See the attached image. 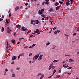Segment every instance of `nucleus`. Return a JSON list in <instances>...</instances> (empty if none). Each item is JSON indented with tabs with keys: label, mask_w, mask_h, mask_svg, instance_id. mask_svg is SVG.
Masks as SVG:
<instances>
[{
	"label": "nucleus",
	"mask_w": 79,
	"mask_h": 79,
	"mask_svg": "<svg viewBox=\"0 0 79 79\" xmlns=\"http://www.w3.org/2000/svg\"><path fill=\"white\" fill-rule=\"evenodd\" d=\"M42 20H43L44 21V20H45V19H44V18H42Z\"/></svg>",
	"instance_id": "338daca9"
},
{
	"label": "nucleus",
	"mask_w": 79,
	"mask_h": 79,
	"mask_svg": "<svg viewBox=\"0 0 79 79\" xmlns=\"http://www.w3.org/2000/svg\"><path fill=\"white\" fill-rule=\"evenodd\" d=\"M14 63H15V62H14V61H13V62H12L11 63V64H14Z\"/></svg>",
	"instance_id": "680f3d73"
},
{
	"label": "nucleus",
	"mask_w": 79,
	"mask_h": 79,
	"mask_svg": "<svg viewBox=\"0 0 79 79\" xmlns=\"http://www.w3.org/2000/svg\"><path fill=\"white\" fill-rule=\"evenodd\" d=\"M8 43H7V47H6V49H8Z\"/></svg>",
	"instance_id": "a878e982"
},
{
	"label": "nucleus",
	"mask_w": 79,
	"mask_h": 79,
	"mask_svg": "<svg viewBox=\"0 0 79 79\" xmlns=\"http://www.w3.org/2000/svg\"><path fill=\"white\" fill-rule=\"evenodd\" d=\"M69 62H74V60L71 59H69Z\"/></svg>",
	"instance_id": "0eeeda50"
},
{
	"label": "nucleus",
	"mask_w": 79,
	"mask_h": 79,
	"mask_svg": "<svg viewBox=\"0 0 79 79\" xmlns=\"http://www.w3.org/2000/svg\"><path fill=\"white\" fill-rule=\"evenodd\" d=\"M65 66H66V65H64L63 66V67L64 68H65Z\"/></svg>",
	"instance_id": "052dcab7"
},
{
	"label": "nucleus",
	"mask_w": 79,
	"mask_h": 79,
	"mask_svg": "<svg viewBox=\"0 0 79 79\" xmlns=\"http://www.w3.org/2000/svg\"><path fill=\"white\" fill-rule=\"evenodd\" d=\"M44 76H44V74L42 75L41 76V78L42 79L43 78V77H44Z\"/></svg>",
	"instance_id": "5701e85b"
},
{
	"label": "nucleus",
	"mask_w": 79,
	"mask_h": 79,
	"mask_svg": "<svg viewBox=\"0 0 79 79\" xmlns=\"http://www.w3.org/2000/svg\"><path fill=\"white\" fill-rule=\"evenodd\" d=\"M43 12L41 10H39L38 12V13L40 15L42 14Z\"/></svg>",
	"instance_id": "39448f33"
},
{
	"label": "nucleus",
	"mask_w": 79,
	"mask_h": 79,
	"mask_svg": "<svg viewBox=\"0 0 79 79\" xmlns=\"http://www.w3.org/2000/svg\"><path fill=\"white\" fill-rule=\"evenodd\" d=\"M68 74L69 75H71V73H68Z\"/></svg>",
	"instance_id": "09e8293b"
},
{
	"label": "nucleus",
	"mask_w": 79,
	"mask_h": 79,
	"mask_svg": "<svg viewBox=\"0 0 79 79\" xmlns=\"http://www.w3.org/2000/svg\"><path fill=\"white\" fill-rule=\"evenodd\" d=\"M20 56H24V53H22L20 54Z\"/></svg>",
	"instance_id": "7c9ffc66"
},
{
	"label": "nucleus",
	"mask_w": 79,
	"mask_h": 79,
	"mask_svg": "<svg viewBox=\"0 0 79 79\" xmlns=\"http://www.w3.org/2000/svg\"><path fill=\"white\" fill-rule=\"evenodd\" d=\"M59 5V3L58 2H56L55 4V6H57V5Z\"/></svg>",
	"instance_id": "6ab92c4d"
},
{
	"label": "nucleus",
	"mask_w": 79,
	"mask_h": 79,
	"mask_svg": "<svg viewBox=\"0 0 79 79\" xmlns=\"http://www.w3.org/2000/svg\"><path fill=\"white\" fill-rule=\"evenodd\" d=\"M41 16H42V17H43V18H45L46 17H45V15L44 14H42L41 15Z\"/></svg>",
	"instance_id": "2eb2a0df"
},
{
	"label": "nucleus",
	"mask_w": 79,
	"mask_h": 79,
	"mask_svg": "<svg viewBox=\"0 0 79 79\" xmlns=\"http://www.w3.org/2000/svg\"><path fill=\"white\" fill-rule=\"evenodd\" d=\"M35 22L36 24H40V22H39V20H35Z\"/></svg>",
	"instance_id": "6e6552de"
},
{
	"label": "nucleus",
	"mask_w": 79,
	"mask_h": 79,
	"mask_svg": "<svg viewBox=\"0 0 79 79\" xmlns=\"http://www.w3.org/2000/svg\"><path fill=\"white\" fill-rule=\"evenodd\" d=\"M67 2H68V3H70L71 2V1H69V0H68L67 1Z\"/></svg>",
	"instance_id": "a19ab883"
},
{
	"label": "nucleus",
	"mask_w": 79,
	"mask_h": 79,
	"mask_svg": "<svg viewBox=\"0 0 79 79\" xmlns=\"http://www.w3.org/2000/svg\"><path fill=\"white\" fill-rule=\"evenodd\" d=\"M61 73V70L60 69V70H59L58 73L60 74V73Z\"/></svg>",
	"instance_id": "c9c22d12"
},
{
	"label": "nucleus",
	"mask_w": 79,
	"mask_h": 79,
	"mask_svg": "<svg viewBox=\"0 0 79 79\" xmlns=\"http://www.w3.org/2000/svg\"><path fill=\"white\" fill-rule=\"evenodd\" d=\"M31 21L32 22H35V21L33 20H31Z\"/></svg>",
	"instance_id": "0e129e2a"
},
{
	"label": "nucleus",
	"mask_w": 79,
	"mask_h": 79,
	"mask_svg": "<svg viewBox=\"0 0 79 79\" xmlns=\"http://www.w3.org/2000/svg\"><path fill=\"white\" fill-rule=\"evenodd\" d=\"M59 3H60V4H63V2L60 1H59Z\"/></svg>",
	"instance_id": "473e14b6"
},
{
	"label": "nucleus",
	"mask_w": 79,
	"mask_h": 79,
	"mask_svg": "<svg viewBox=\"0 0 79 79\" xmlns=\"http://www.w3.org/2000/svg\"><path fill=\"white\" fill-rule=\"evenodd\" d=\"M36 45V44H34L32 45V47H34V46H35Z\"/></svg>",
	"instance_id": "72a5a7b5"
},
{
	"label": "nucleus",
	"mask_w": 79,
	"mask_h": 79,
	"mask_svg": "<svg viewBox=\"0 0 79 79\" xmlns=\"http://www.w3.org/2000/svg\"><path fill=\"white\" fill-rule=\"evenodd\" d=\"M16 69L17 70H19V69H20V68H19V67H17L16 68Z\"/></svg>",
	"instance_id": "2f4dec72"
},
{
	"label": "nucleus",
	"mask_w": 79,
	"mask_h": 79,
	"mask_svg": "<svg viewBox=\"0 0 79 79\" xmlns=\"http://www.w3.org/2000/svg\"><path fill=\"white\" fill-rule=\"evenodd\" d=\"M41 11L42 12V11H45V9H41Z\"/></svg>",
	"instance_id": "c85d7f7f"
},
{
	"label": "nucleus",
	"mask_w": 79,
	"mask_h": 79,
	"mask_svg": "<svg viewBox=\"0 0 79 79\" xmlns=\"http://www.w3.org/2000/svg\"><path fill=\"white\" fill-rule=\"evenodd\" d=\"M11 42L13 44H16V43L15 42V40H11Z\"/></svg>",
	"instance_id": "9d476101"
},
{
	"label": "nucleus",
	"mask_w": 79,
	"mask_h": 79,
	"mask_svg": "<svg viewBox=\"0 0 79 79\" xmlns=\"http://www.w3.org/2000/svg\"><path fill=\"white\" fill-rule=\"evenodd\" d=\"M7 33H8V34H10V31L9 30H7Z\"/></svg>",
	"instance_id": "c756f323"
},
{
	"label": "nucleus",
	"mask_w": 79,
	"mask_h": 79,
	"mask_svg": "<svg viewBox=\"0 0 79 79\" xmlns=\"http://www.w3.org/2000/svg\"><path fill=\"white\" fill-rule=\"evenodd\" d=\"M39 54H37L36 55H35L33 57V60H36L39 58Z\"/></svg>",
	"instance_id": "f257e3e1"
},
{
	"label": "nucleus",
	"mask_w": 79,
	"mask_h": 79,
	"mask_svg": "<svg viewBox=\"0 0 79 79\" xmlns=\"http://www.w3.org/2000/svg\"><path fill=\"white\" fill-rule=\"evenodd\" d=\"M27 47H28V46H27L24 47V48H27Z\"/></svg>",
	"instance_id": "864d4df0"
},
{
	"label": "nucleus",
	"mask_w": 79,
	"mask_h": 79,
	"mask_svg": "<svg viewBox=\"0 0 79 79\" xmlns=\"http://www.w3.org/2000/svg\"><path fill=\"white\" fill-rule=\"evenodd\" d=\"M76 35V33H74L73 34V36H74V35Z\"/></svg>",
	"instance_id": "49530a36"
},
{
	"label": "nucleus",
	"mask_w": 79,
	"mask_h": 79,
	"mask_svg": "<svg viewBox=\"0 0 79 79\" xmlns=\"http://www.w3.org/2000/svg\"><path fill=\"white\" fill-rule=\"evenodd\" d=\"M60 77V75H57L56 76V78H58L59 77Z\"/></svg>",
	"instance_id": "cd10ccee"
},
{
	"label": "nucleus",
	"mask_w": 79,
	"mask_h": 79,
	"mask_svg": "<svg viewBox=\"0 0 79 79\" xmlns=\"http://www.w3.org/2000/svg\"><path fill=\"white\" fill-rule=\"evenodd\" d=\"M20 57H21V56L20 55H19L18 56V59H19V58H20Z\"/></svg>",
	"instance_id": "e433bc0d"
},
{
	"label": "nucleus",
	"mask_w": 79,
	"mask_h": 79,
	"mask_svg": "<svg viewBox=\"0 0 79 79\" xmlns=\"http://www.w3.org/2000/svg\"><path fill=\"white\" fill-rule=\"evenodd\" d=\"M68 67H69V66L68 65H67L64 67V68H68Z\"/></svg>",
	"instance_id": "79ce46f5"
},
{
	"label": "nucleus",
	"mask_w": 79,
	"mask_h": 79,
	"mask_svg": "<svg viewBox=\"0 0 79 79\" xmlns=\"http://www.w3.org/2000/svg\"><path fill=\"white\" fill-rule=\"evenodd\" d=\"M16 56H13L12 58V60H16Z\"/></svg>",
	"instance_id": "423d86ee"
},
{
	"label": "nucleus",
	"mask_w": 79,
	"mask_h": 79,
	"mask_svg": "<svg viewBox=\"0 0 79 79\" xmlns=\"http://www.w3.org/2000/svg\"><path fill=\"white\" fill-rule=\"evenodd\" d=\"M50 42H49V41H48L46 45L47 46H48L49 45H50Z\"/></svg>",
	"instance_id": "f8f14e48"
},
{
	"label": "nucleus",
	"mask_w": 79,
	"mask_h": 79,
	"mask_svg": "<svg viewBox=\"0 0 79 79\" xmlns=\"http://www.w3.org/2000/svg\"><path fill=\"white\" fill-rule=\"evenodd\" d=\"M29 63H30V64H32V61H31V60L30 61Z\"/></svg>",
	"instance_id": "4d7b16f0"
},
{
	"label": "nucleus",
	"mask_w": 79,
	"mask_h": 79,
	"mask_svg": "<svg viewBox=\"0 0 79 79\" xmlns=\"http://www.w3.org/2000/svg\"><path fill=\"white\" fill-rule=\"evenodd\" d=\"M61 31L60 30H57L54 32V34H58L59 32H61Z\"/></svg>",
	"instance_id": "7ed1b4c3"
},
{
	"label": "nucleus",
	"mask_w": 79,
	"mask_h": 79,
	"mask_svg": "<svg viewBox=\"0 0 79 79\" xmlns=\"http://www.w3.org/2000/svg\"><path fill=\"white\" fill-rule=\"evenodd\" d=\"M1 18L2 19V18H4V16H3V15H2V17H1Z\"/></svg>",
	"instance_id": "6e6d98bb"
},
{
	"label": "nucleus",
	"mask_w": 79,
	"mask_h": 79,
	"mask_svg": "<svg viewBox=\"0 0 79 79\" xmlns=\"http://www.w3.org/2000/svg\"><path fill=\"white\" fill-rule=\"evenodd\" d=\"M73 67H69L67 68V69H71Z\"/></svg>",
	"instance_id": "393cba45"
},
{
	"label": "nucleus",
	"mask_w": 79,
	"mask_h": 79,
	"mask_svg": "<svg viewBox=\"0 0 79 79\" xmlns=\"http://www.w3.org/2000/svg\"><path fill=\"white\" fill-rule=\"evenodd\" d=\"M6 21L7 24H8V23H9V22H8V20L6 19Z\"/></svg>",
	"instance_id": "412c9836"
},
{
	"label": "nucleus",
	"mask_w": 79,
	"mask_h": 79,
	"mask_svg": "<svg viewBox=\"0 0 79 79\" xmlns=\"http://www.w3.org/2000/svg\"><path fill=\"white\" fill-rule=\"evenodd\" d=\"M12 76L13 77H15V73H12Z\"/></svg>",
	"instance_id": "1a4fd4ad"
},
{
	"label": "nucleus",
	"mask_w": 79,
	"mask_h": 79,
	"mask_svg": "<svg viewBox=\"0 0 79 79\" xmlns=\"http://www.w3.org/2000/svg\"><path fill=\"white\" fill-rule=\"evenodd\" d=\"M58 61H59L58 60H55L53 61V63H56V62H58Z\"/></svg>",
	"instance_id": "4468645a"
},
{
	"label": "nucleus",
	"mask_w": 79,
	"mask_h": 79,
	"mask_svg": "<svg viewBox=\"0 0 79 79\" xmlns=\"http://www.w3.org/2000/svg\"><path fill=\"white\" fill-rule=\"evenodd\" d=\"M21 25H16L17 29L19 28V27H21Z\"/></svg>",
	"instance_id": "ddd939ff"
},
{
	"label": "nucleus",
	"mask_w": 79,
	"mask_h": 79,
	"mask_svg": "<svg viewBox=\"0 0 79 79\" xmlns=\"http://www.w3.org/2000/svg\"><path fill=\"white\" fill-rule=\"evenodd\" d=\"M3 19H1L0 18V21H3Z\"/></svg>",
	"instance_id": "ea45409f"
},
{
	"label": "nucleus",
	"mask_w": 79,
	"mask_h": 79,
	"mask_svg": "<svg viewBox=\"0 0 79 79\" xmlns=\"http://www.w3.org/2000/svg\"><path fill=\"white\" fill-rule=\"evenodd\" d=\"M49 11H50V12L53 11V9L52 8L50 9V10H49Z\"/></svg>",
	"instance_id": "4be33fe9"
},
{
	"label": "nucleus",
	"mask_w": 79,
	"mask_h": 79,
	"mask_svg": "<svg viewBox=\"0 0 79 79\" xmlns=\"http://www.w3.org/2000/svg\"><path fill=\"white\" fill-rule=\"evenodd\" d=\"M19 9V7H17L15 8V11H17Z\"/></svg>",
	"instance_id": "a211bd4d"
},
{
	"label": "nucleus",
	"mask_w": 79,
	"mask_h": 79,
	"mask_svg": "<svg viewBox=\"0 0 79 79\" xmlns=\"http://www.w3.org/2000/svg\"><path fill=\"white\" fill-rule=\"evenodd\" d=\"M35 60H33V61L32 63H34V62H35Z\"/></svg>",
	"instance_id": "603ef678"
},
{
	"label": "nucleus",
	"mask_w": 79,
	"mask_h": 79,
	"mask_svg": "<svg viewBox=\"0 0 79 79\" xmlns=\"http://www.w3.org/2000/svg\"><path fill=\"white\" fill-rule=\"evenodd\" d=\"M55 72H56V70L54 69L53 71V73H55Z\"/></svg>",
	"instance_id": "13d9d810"
},
{
	"label": "nucleus",
	"mask_w": 79,
	"mask_h": 79,
	"mask_svg": "<svg viewBox=\"0 0 79 79\" xmlns=\"http://www.w3.org/2000/svg\"><path fill=\"white\" fill-rule=\"evenodd\" d=\"M49 69H51V68H52V67H51V66H49Z\"/></svg>",
	"instance_id": "69168bd1"
},
{
	"label": "nucleus",
	"mask_w": 79,
	"mask_h": 79,
	"mask_svg": "<svg viewBox=\"0 0 79 79\" xmlns=\"http://www.w3.org/2000/svg\"><path fill=\"white\" fill-rule=\"evenodd\" d=\"M33 36H34V35H31L29 37H33Z\"/></svg>",
	"instance_id": "4c0bfd02"
},
{
	"label": "nucleus",
	"mask_w": 79,
	"mask_h": 79,
	"mask_svg": "<svg viewBox=\"0 0 79 79\" xmlns=\"http://www.w3.org/2000/svg\"><path fill=\"white\" fill-rule=\"evenodd\" d=\"M55 47H56V46L55 45H54L53 46L52 48V49H55Z\"/></svg>",
	"instance_id": "bb28decb"
},
{
	"label": "nucleus",
	"mask_w": 79,
	"mask_h": 79,
	"mask_svg": "<svg viewBox=\"0 0 79 79\" xmlns=\"http://www.w3.org/2000/svg\"><path fill=\"white\" fill-rule=\"evenodd\" d=\"M70 56V55H65V56Z\"/></svg>",
	"instance_id": "8fccbe9b"
},
{
	"label": "nucleus",
	"mask_w": 79,
	"mask_h": 79,
	"mask_svg": "<svg viewBox=\"0 0 79 79\" xmlns=\"http://www.w3.org/2000/svg\"><path fill=\"white\" fill-rule=\"evenodd\" d=\"M42 75V73H39L38 74L37 76L38 77L39 76H41Z\"/></svg>",
	"instance_id": "aec40b11"
},
{
	"label": "nucleus",
	"mask_w": 79,
	"mask_h": 79,
	"mask_svg": "<svg viewBox=\"0 0 79 79\" xmlns=\"http://www.w3.org/2000/svg\"><path fill=\"white\" fill-rule=\"evenodd\" d=\"M66 5L67 6H68V5H70V3L67 2L66 3Z\"/></svg>",
	"instance_id": "dca6fc26"
},
{
	"label": "nucleus",
	"mask_w": 79,
	"mask_h": 79,
	"mask_svg": "<svg viewBox=\"0 0 79 79\" xmlns=\"http://www.w3.org/2000/svg\"><path fill=\"white\" fill-rule=\"evenodd\" d=\"M45 3L46 4V5H48V4H49V2H46Z\"/></svg>",
	"instance_id": "58836bf2"
},
{
	"label": "nucleus",
	"mask_w": 79,
	"mask_h": 79,
	"mask_svg": "<svg viewBox=\"0 0 79 79\" xmlns=\"http://www.w3.org/2000/svg\"><path fill=\"white\" fill-rule=\"evenodd\" d=\"M4 31V27H2V30H1V32H3Z\"/></svg>",
	"instance_id": "9b49d317"
},
{
	"label": "nucleus",
	"mask_w": 79,
	"mask_h": 79,
	"mask_svg": "<svg viewBox=\"0 0 79 79\" xmlns=\"http://www.w3.org/2000/svg\"><path fill=\"white\" fill-rule=\"evenodd\" d=\"M20 43V42L19 41H18L17 43V45H19V43Z\"/></svg>",
	"instance_id": "c03bdc74"
},
{
	"label": "nucleus",
	"mask_w": 79,
	"mask_h": 79,
	"mask_svg": "<svg viewBox=\"0 0 79 79\" xmlns=\"http://www.w3.org/2000/svg\"><path fill=\"white\" fill-rule=\"evenodd\" d=\"M77 31H79V27H78L77 28Z\"/></svg>",
	"instance_id": "774afa93"
},
{
	"label": "nucleus",
	"mask_w": 79,
	"mask_h": 79,
	"mask_svg": "<svg viewBox=\"0 0 79 79\" xmlns=\"http://www.w3.org/2000/svg\"><path fill=\"white\" fill-rule=\"evenodd\" d=\"M42 56H43V55H40L39 58H38V61H41L42 60Z\"/></svg>",
	"instance_id": "f03ea898"
},
{
	"label": "nucleus",
	"mask_w": 79,
	"mask_h": 79,
	"mask_svg": "<svg viewBox=\"0 0 79 79\" xmlns=\"http://www.w3.org/2000/svg\"><path fill=\"white\" fill-rule=\"evenodd\" d=\"M53 30H55L56 29V27H55L53 28Z\"/></svg>",
	"instance_id": "e2e57ef3"
},
{
	"label": "nucleus",
	"mask_w": 79,
	"mask_h": 79,
	"mask_svg": "<svg viewBox=\"0 0 79 79\" xmlns=\"http://www.w3.org/2000/svg\"><path fill=\"white\" fill-rule=\"evenodd\" d=\"M36 31L38 32H39V30L38 29H36Z\"/></svg>",
	"instance_id": "de8ad7c7"
},
{
	"label": "nucleus",
	"mask_w": 79,
	"mask_h": 79,
	"mask_svg": "<svg viewBox=\"0 0 79 79\" xmlns=\"http://www.w3.org/2000/svg\"><path fill=\"white\" fill-rule=\"evenodd\" d=\"M53 64H54L53 63H52L50 65V66L52 67V66L53 65Z\"/></svg>",
	"instance_id": "f704fd0d"
},
{
	"label": "nucleus",
	"mask_w": 79,
	"mask_h": 79,
	"mask_svg": "<svg viewBox=\"0 0 79 79\" xmlns=\"http://www.w3.org/2000/svg\"><path fill=\"white\" fill-rule=\"evenodd\" d=\"M5 71H6V72H7L8 71V69H5Z\"/></svg>",
	"instance_id": "37998d69"
},
{
	"label": "nucleus",
	"mask_w": 79,
	"mask_h": 79,
	"mask_svg": "<svg viewBox=\"0 0 79 79\" xmlns=\"http://www.w3.org/2000/svg\"><path fill=\"white\" fill-rule=\"evenodd\" d=\"M22 30L23 31H26L27 30V28H24V27H23L22 28Z\"/></svg>",
	"instance_id": "20e7f679"
},
{
	"label": "nucleus",
	"mask_w": 79,
	"mask_h": 79,
	"mask_svg": "<svg viewBox=\"0 0 79 79\" xmlns=\"http://www.w3.org/2000/svg\"><path fill=\"white\" fill-rule=\"evenodd\" d=\"M45 4V2H43L42 3V5H44Z\"/></svg>",
	"instance_id": "a18cd8bd"
},
{
	"label": "nucleus",
	"mask_w": 79,
	"mask_h": 79,
	"mask_svg": "<svg viewBox=\"0 0 79 79\" xmlns=\"http://www.w3.org/2000/svg\"><path fill=\"white\" fill-rule=\"evenodd\" d=\"M28 5V3L26 2V3H25V5L26 6H27V5Z\"/></svg>",
	"instance_id": "3c124183"
},
{
	"label": "nucleus",
	"mask_w": 79,
	"mask_h": 79,
	"mask_svg": "<svg viewBox=\"0 0 79 79\" xmlns=\"http://www.w3.org/2000/svg\"><path fill=\"white\" fill-rule=\"evenodd\" d=\"M11 16V13H9V17H10V16Z\"/></svg>",
	"instance_id": "5fc2aeb1"
},
{
	"label": "nucleus",
	"mask_w": 79,
	"mask_h": 79,
	"mask_svg": "<svg viewBox=\"0 0 79 79\" xmlns=\"http://www.w3.org/2000/svg\"><path fill=\"white\" fill-rule=\"evenodd\" d=\"M34 33H38V32L36 31H34Z\"/></svg>",
	"instance_id": "bf43d9fd"
},
{
	"label": "nucleus",
	"mask_w": 79,
	"mask_h": 79,
	"mask_svg": "<svg viewBox=\"0 0 79 79\" xmlns=\"http://www.w3.org/2000/svg\"><path fill=\"white\" fill-rule=\"evenodd\" d=\"M59 8H60V6H57L56 8V10H59Z\"/></svg>",
	"instance_id": "f3484780"
},
{
	"label": "nucleus",
	"mask_w": 79,
	"mask_h": 79,
	"mask_svg": "<svg viewBox=\"0 0 79 79\" xmlns=\"http://www.w3.org/2000/svg\"><path fill=\"white\" fill-rule=\"evenodd\" d=\"M32 53H30L29 54V56H30V57H31V56H32Z\"/></svg>",
	"instance_id": "b1692460"
}]
</instances>
